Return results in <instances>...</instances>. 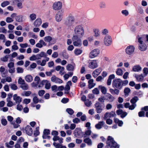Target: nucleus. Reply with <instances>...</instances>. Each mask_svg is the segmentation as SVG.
<instances>
[{
  "instance_id": "nucleus-1",
  "label": "nucleus",
  "mask_w": 148,
  "mask_h": 148,
  "mask_svg": "<svg viewBox=\"0 0 148 148\" xmlns=\"http://www.w3.org/2000/svg\"><path fill=\"white\" fill-rule=\"evenodd\" d=\"M75 35L73 36H77V37L81 38L84 35V27L81 25H78L76 26L74 29Z\"/></svg>"
},
{
  "instance_id": "nucleus-2",
  "label": "nucleus",
  "mask_w": 148,
  "mask_h": 148,
  "mask_svg": "<svg viewBox=\"0 0 148 148\" xmlns=\"http://www.w3.org/2000/svg\"><path fill=\"white\" fill-rule=\"evenodd\" d=\"M107 146L110 148H119V146L114 140L112 136H108L106 142Z\"/></svg>"
},
{
  "instance_id": "nucleus-3",
  "label": "nucleus",
  "mask_w": 148,
  "mask_h": 148,
  "mask_svg": "<svg viewBox=\"0 0 148 148\" xmlns=\"http://www.w3.org/2000/svg\"><path fill=\"white\" fill-rule=\"evenodd\" d=\"M31 85L36 88H41L43 86L42 81L40 82V77L36 76L34 78V82L31 84Z\"/></svg>"
},
{
  "instance_id": "nucleus-4",
  "label": "nucleus",
  "mask_w": 148,
  "mask_h": 148,
  "mask_svg": "<svg viewBox=\"0 0 148 148\" xmlns=\"http://www.w3.org/2000/svg\"><path fill=\"white\" fill-rule=\"evenodd\" d=\"M139 45L145 43L148 41V35H144L142 36H138L137 37Z\"/></svg>"
},
{
  "instance_id": "nucleus-5",
  "label": "nucleus",
  "mask_w": 148,
  "mask_h": 148,
  "mask_svg": "<svg viewBox=\"0 0 148 148\" xmlns=\"http://www.w3.org/2000/svg\"><path fill=\"white\" fill-rule=\"evenodd\" d=\"M80 38L77 37V36H73L72 40L73 44L75 46L80 47L82 45V40Z\"/></svg>"
},
{
  "instance_id": "nucleus-6",
  "label": "nucleus",
  "mask_w": 148,
  "mask_h": 148,
  "mask_svg": "<svg viewBox=\"0 0 148 148\" xmlns=\"http://www.w3.org/2000/svg\"><path fill=\"white\" fill-rule=\"evenodd\" d=\"M122 81L120 79H116L114 80L112 83L113 87L120 89L122 87Z\"/></svg>"
},
{
  "instance_id": "nucleus-7",
  "label": "nucleus",
  "mask_w": 148,
  "mask_h": 148,
  "mask_svg": "<svg viewBox=\"0 0 148 148\" xmlns=\"http://www.w3.org/2000/svg\"><path fill=\"white\" fill-rule=\"evenodd\" d=\"M99 50L98 49H95L92 50L89 53V57L90 58H93L98 56L100 53Z\"/></svg>"
},
{
  "instance_id": "nucleus-8",
  "label": "nucleus",
  "mask_w": 148,
  "mask_h": 148,
  "mask_svg": "<svg viewBox=\"0 0 148 148\" xmlns=\"http://www.w3.org/2000/svg\"><path fill=\"white\" fill-rule=\"evenodd\" d=\"M103 42L106 46H110L112 42V39L111 36L109 35H105L104 38Z\"/></svg>"
},
{
  "instance_id": "nucleus-9",
  "label": "nucleus",
  "mask_w": 148,
  "mask_h": 148,
  "mask_svg": "<svg viewBox=\"0 0 148 148\" xmlns=\"http://www.w3.org/2000/svg\"><path fill=\"white\" fill-rule=\"evenodd\" d=\"M11 17L15 18V20L17 22H22L24 21L23 16L22 15H17L16 13H13L11 15Z\"/></svg>"
},
{
  "instance_id": "nucleus-10",
  "label": "nucleus",
  "mask_w": 148,
  "mask_h": 148,
  "mask_svg": "<svg viewBox=\"0 0 148 148\" xmlns=\"http://www.w3.org/2000/svg\"><path fill=\"white\" fill-rule=\"evenodd\" d=\"M75 18L72 16H69L65 22V24L68 26H72L74 23Z\"/></svg>"
},
{
  "instance_id": "nucleus-11",
  "label": "nucleus",
  "mask_w": 148,
  "mask_h": 148,
  "mask_svg": "<svg viewBox=\"0 0 148 148\" xmlns=\"http://www.w3.org/2000/svg\"><path fill=\"white\" fill-rule=\"evenodd\" d=\"M142 111L138 112V116L139 117H144L145 116L144 113V111H146V116L148 117V106H145L143 108H142L141 109Z\"/></svg>"
},
{
  "instance_id": "nucleus-12",
  "label": "nucleus",
  "mask_w": 148,
  "mask_h": 148,
  "mask_svg": "<svg viewBox=\"0 0 148 148\" xmlns=\"http://www.w3.org/2000/svg\"><path fill=\"white\" fill-rule=\"evenodd\" d=\"M98 62L96 60H93L90 62L88 64V67L90 69H95L98 66Z\"/></svg>"
},
{
  "instance_id": "nucleus-13",
  "label": "nucleus",
  "mask_w": 148,
  "mask_h": 148,
  "mask_svg": "<svg viewBox=\"0 0 148 148\" xmlns=\"http://www.w3.org/2000/svg\"><path fill=\"white\" fill-rule=\"evenodd\" d=\"M23 0H12L14 4L16 3L18 8L19 9H21L23 8Z\"/></svg>"
},
{
  "instance_id": "nucleus-14",
  "label": "nucleus",
  "mask_w": 148,
  "mask_h": 148,
  "mask_svg": "<svg viewBox=\"0 0 148 148\" xmlns=\"http://www.w3.org/2000/svg\"><path fill=\"white\" fill-rule=\"evenodd\" d=\"M135 48L133 46L130 45L128 46L125 49V52L128 55L132 54L134 51Z\"/></svg>"
},
{
  "instance_id": "nucleus-15",
  "label": "nucleus",
  "mask_w": 148,
  "mask_h": 148,
  "mask_svg": "<svg viewBox=\"0 0 148 148\" xmlns=\"http://www.w3.org/2000/svg\"><path fill=\"white\" fill-rule=\"evenodd\" d=\"M62 7V3L60 1H57L54 3L53 5L54 10H58L60 9Z\"/></svg>"
},
{
  "instance_id": "nucleus-16",
  "label": "nucleus",
  "mask_w": 148,
  "mask_h": 148,
  "mask_svg": "<svg viewBox=\"0 0 148 148\" xmlns=\"http://www.w3.org/2000/svg\"><path fill=\"white\" fill-rule=\"evenodd\" d=\"M116 115L115 112L113 111H112L110 112H107L104 114L103 118L104 119H106L108 118L114 117Z\"/></svg>"
},
{
  "instance_id": "nucleus-17",
  "label": "nucleus",
  "mask_w": 148,
  "mask_h": 148,
  "mask_svg": "<svg viewBox=\"0 0 148 148\" xmlns=\"http://www.w3.org/2000/svg\"><path fill=\"white\" fill-rule=\"evenodd\" d=\"M95 107L96 109V111L98 113H101L103 109L101 106V104L100 103L97 102L95 104Z\"/></svg>"
},
{
  "instance_id": "nucleus-18",
  "label": "nucleus",
  "mask_w": 148,
  "mask_h": 148,
  "mask_svg": "<svg viewBox=\"0 0 148 148\" xmlns=\"http://www.w3.org/2000/svg\"><path fill=\"white\" fill-rule=\"evenodd\" d=\"M51 81L56 84H61L62 83V81L59 78L57 77L55 75H53L51 79Z\"/></svg>"
},
{
  "instance_id": "nucleus-19",
  "label": "nucleus",
  "mask_w": 148,
  "mask_h": 148,
  "mask_svg": "<svg viewBox=\"0 0 148 148\" xmlns=\"http://www.w3.org/2000/svg\"><path fill=\"white\" fill-rule=\"evenodd\" d=\"M25 131L26 134L29 136H31L33 133V130L32 127L29 125L26 126Z\"/></svg>"
},
{
  "instance_id": "nucleus-20",
  "label": "nucleus",
  "mask_w": 148,
  "mask_h": 148,
  "mask_svg": "<svg viewBox=\"0 0 148 148\" xmlns=\"http://www.w3.org/2000/svg\"><path fill=\"white\" fill-rule=\"evenodd\" d=\"M63 18V13L61 11H59L56 14L55 18L56 21L58 22L60 21Z\"/></svg>"
},
{
  "instance_id": "nucleus-21",
  "label": "nucleus",
  "mask_w": 148,
  "mask_h": 148,
  "mask_svg": "<svg viewBox=\"0 0 148 148\" xmlns=\"http://www.w3.org/2000/svg\"><path fill=\"white\" fill-rule=\"evenodd\" d=\"M13 100L16 103L19 104L22 101V98L16 94H14L13 96Z\"/></svg>"
},
{
  "instance_id": "nucleus-22",
  "label": "nucleus",
  "mask_w": 148,
  "mask_h": 148,
  "mask_svg": "<svg viewBox=\"0 0 148 148\" xmlns=\"http://www.w3.org/2000/svg\"><path fill=\"white\" fill-rule=\"evenodd\" d=\"M117 114L118 115H120L121 117L123 118L125 117L127 115V113L123 111L122 110L119 109L116 111Z\"/></svg>"
},
{
  "instance_id": "nucleus-23",
  "label": "nucleus",
  "mask_w": 148,
  "mask_h": 148,
  "mask_svg": "<svg viewBox=\"0 0 148 148\" xmlns=\"http://www.w3.org/2000/svg\"><path fill=\"white\" fill-rule=\"evenodd\" d=\"M43 86L45 85V88L48 89H49L51 86V84L50 82L47 80H43L42 81Z\"/></svg>"
},
{
  "instance_id": "nucleus-24",
  "label": "nucleus",
  "mask_w": 148,
  "mask_h": 148,
  "mask_svg": "<svg viewBox=\"0 0 148 148\" xmlns=\"http://www.w3.org/2000/svg\"><path fill=\"white\" fill-rule=\"evenodd\" d=\"M102 71V69L100 68H99L95 69L93 71L92 73V75L94 77H96L101 73Z\"/></svg>"
},
{
  "instance_id": "nucleus-25",
  "label": "nucleus",
  "mask_w": 148,
  "mask_h": 148,
  "mask_svg": "<svg viewBox=\"0 0 148 148\" xmlns=\"http://www.w3.org/2000/svg\"><path fill=\"white\" fill-rule=\"evenodd\" d=\"M46 45V43L43 40H40L39 41V42L36 44V46L37 47L41 48L42 47L43 45L45 46Z\"/></svg>"
},
{
  "instance_id": "nucleus-26",
  "label": "nucleus",
  "mask_w": 148,
  "mask_h": 148,
  "mask_svg": "<svg viewBox=\"0 0 148 148\" xmlns=\"http://www.w3.org/2000/svg\"><path fill=\"white\" fill-rule=\"evenodd\" d=\"M93 31L94 33V36L95 37H98L100 36V31L99 29L94 28L93 29Z\"/></svg>"
},
{
  "instance_id": "nucleus-27",
  "label": "nucleus",
  "mask_w": 148,
  "mask_h": 148,
  "mask_svg": "<svg viewBox=\"0 0 148 148\" xmlns=\"http://www.w3.org/2000/svg\"><path fill=\"white\" fill-rule=\"evenodd\" d=\"M63 138H62L60 137L57 136H55L53 138V140L54 141L58 140L60 143H62L63 142Z\"/></svg>"
},
{
  "instance_id": "nucleus-28",
  "label": "nucleus",
  "mask_w": 148,
  "mask_h": 148,
  "mask_svg": "<svg viewBox=\"0 0 148 148\" xmlns=\"http://www.w3.org/2000/svg\"><path fill=\"white\" fill-rule=\"evenodd\" d=\"M109 90L110 92L113 95H118L119 93V90L117 89H113L112 88H110Z\"/></svg>"
},
{
  "instance_id": "nucleus-29",
  "label": "nucleus",
  "mask_w": 148,
  "mask_h": 148,
  "mask_svg": "<svg viewBox=\"0 0 148 148\" xmlns=\"http://www.w3.org/2000/svg\"><path fill=\"white\" fill-rule=\"evenodd\" d=\"M25 79L27 82H30L33 81V77L31 75L29 74L25 76Z\"/></svg>"
},
{
  "instance_id": "nucleus-30",
  "label": "nucleus",
  "mask_w": 148,
  "mask_h": 148,
  "mask_svg": "<svg viewBox=\"0 0 148 148\" xmlns=\"http://www.w3.org/2000/svg\"><path fill=\"white\" fill-rule=\"evenodd\" d=\"M142 69L141 66L138 65H136L134 66L132 68V71L134 72H139Z\"/></svg>"
},
{
  "instance_id": "nucleus-31",
  "label": "nucleus",
  "mask_w": 148,
  "mask_h": 148,
  "mask_svg": "<svg viewBox=\"0 0 148 148\" xmlns=\"http://www.w3.org/2000/svg\"><path fill=\"white\" fill-rule=\"evenodd\" d=\"M147 46L145 43L139 45L138 49L141 51H145L147 49Z\"/></svg>"
},
{
  "instance_id": "nucleus-32",
  "label": "nucleus",
  "mask_w": 148,
  "mask_h": 148,
  "mask_svg": "<svg viewBox=\"0 0 148 148\" xmlns=\"http://www.w3.org/2000/svg\"><path fill=\"white\" fill-rule=\"evenodd\" d=\"M105 123L103 121H100L95 125V127L98 129H100L104 125Z\"/></svg>"
},
{
  "instance_id": "nucleus-33",
  "label": "nucleus",
  "mask_w": 148,
  "mask_h": 148,
  "mask_svg": "<svg viewBox=\"0 0 148 148\" xmlns=\"http://www.w3.org/2000/svg\"><path fill=\"white\" fill-rule=\"evenodd\" d=\"M42 23V21L40 18H38L36 19L34 23V25L36 27L40 26Z\"/></svg>"
},
{
  "instance_id": "nucleus-34",
  "label": "nucleus",
  "mask_w": 148,
  "mask_h": 148,
  "mask_svg": "<svg viewBox=\"0 0 148 148\" xmlns=\"http://www.w3.org/2000/svg\"><path fill=\"white\" fill-rule=\"evenodd\" d=\"M84 142L87 143L89 146L92 145V142L91 140L89 138H86L84 140Z\"/></svg>"
},
{
  "instance_id": "nucleus-35",
  "label": "nucleus",
  "mask_w": 148,
  "mask_h": 148,
  "mask_svg": "<svg viewBox=\"0 0 148 148\" xmlns=\"http://www.w3.org/2000/svg\"><path fill=\"white\" fill-rule=\"evenodd\" d=\"M99 88L100 89L101 92L103 94H105L107 92V89L104 86H99Z\"/></svg>"
},
{
  "instance_id": "nucleus-36",
  "label": "nucleus",
  "mask_w": 148,
  "mask_h": 148,
  "mask_svg": "<svg viewBox=\"0 0 148 148\" xmlns=\"http://www.w3.org/2000/svg\"><path fill=\"white\" fill-rule=\"evenodd\" d=\"M145 77V76H144V75H143L142 74H141L135 76V77L137 80L139 82L143 81V79L144 77Z\"/></svg>"
},
{
  "instance_id": "nucleus-37",
  "label": "nucleus",
  "mask_w": 148,
  "mask_h": 148,
  "mask_svg": "<svg viewBox=\"0 0 148 148\" xmlns=\"http://www.w3.org/2000/svg\"><path fill=\"white\" fill-rule=\"evenodd\" d=\"M7 101L8 103L7 104V106L9 107H11L13 106L14 104L13 102L10 101V97L7 98Z\"/></svg>"
},
{
  "instance_id": "nucleus-38",
  "label": "nucleus",
  "mask_w": 148,
  "mask_h": 148,
  "mask_svg": "<svg viewBox=\"0 0 148 148\" xmlns=\"http://www.w3.org/2000/svg\"><path fill=\"white\" fill-rule=\"evenodd\" d=\"M82 52V50L81 49H76L74 51V53L75 55H80Z\"/></svg>"
},
{
  "instance_id": "nucleus-39",
  "label": "nucleus",
  "mask_w": 148,
  "mask_h": 148,
  "mask_svg": "<svg viewBox=\"0 0 148 148\" xmlns=\"http://www.w3.org/2000/svg\"><path fill=\"white\" fill-rule=\"evenodd\" d=\"M72 83L71 81H69L67 83V84L65 88V90H69L70 89V86L71 85Z\"/></svg>"
},
{
  "instance_id": "nucleus-40",
  "label": "nucleus",
  "mask_w": 148,
  "mask_h": 148,
  "mask_svg": "<svg viewBox=\"0 0 148 148\" xmlns=\"http://www.w3.org/2000/svg\"><path fill=\"white\" fill-rule=\"evenodd\" d=\"M20 87L23 90H27L28 89V85L25 83L24 84L21 85H20Z\"/></svg>"
},
{
  "instance_id": "nucleus-41",
  "label": "nucleus",
  "mask_w": 148,
  "mask_h": 148,
  "mask_svg": "<svg viewBox=\"0 0 148 148\" xmlns=\"http://www.w3.org/2000/svg\"><path fill=\"white\" fill-rule=\"evenodd\" d=\"M1 124L4 126L6 125L7 124V121L4 116H2L1 120Z\"/></svg>"
},
{
  "instance_id": "nucleus-42",
  "label": "nucleus",
  "mask_w": 148,
  "mask_h": 148,
  "mask_svg": "<svg viewBox=\"0 0 148 148\" xmlns=\"http://www.w3.org/2000/svg\"><path fill=\"white\" fill-rule=\"evenodd\" d=\"M31 92L30 91H25L22 93L21 95L22 96H29L31 94Z\"/></svg>"
},
{
  "instance_id": "nucleus-43",
  "label": "nucleus",
  "mask_w": 148,
  "mask_h": 148,
  "mask_svg": "<svg viewBox=\"0 0 148 148\" xmlns=\"http://www.w3.org/2000/svg\"><path fill=\"white\" fill-rule=\"evenodd\" d=\"M62 55L64 58L65 59H67L69 58V55L66 51L64 50L62 51Z\"/></svg>"
},
{
  "instance_id": "nucleus-44",
  "label": "nucleus",
  "mask_w": 148,
  "mask_h": 148,
  "mask_svg": "<svg viewBox=\"0 0 148 148\" xmlns=\"http://www.w3.org/2000/svg\"><path fill=\"white\" fill-rule=\"evenodd\" d=\"M138 99L136 96H135L130 100V102L132 104H136L135 103L138 100Z\"/></svg>"
},
{
  "instance_id": "nucleus-45",
  "label": "nucleus",
  "mask_w": 148,
  "mask_h": 148,
  "mask_svg": "<svg viewBox=\"0 0 148 148\" xmlns=\"http://www.w3.org/2000/svg\"><path fill=\"white\" fill-rule=\"evenodd\" d=\"M116 74L117 75L119 76H122L123 74V72L122 70L119 68L117 69L116 71Z\"/></svg>"
},
{
  "instance_id": "nucleus-46",
  "label": "nucleus",
  "mask_w": 148,
  "mask_h": 148,
  "mask_svg": "<svg viewBox=\"0 0 148 148\" xmlns=\"http://www.w3.org/2000/svg\"><path fill=\"white\" fill-rule=\"evenodd\" d=\"M37 65L36 63H32L30 65V66L28 68V70L31 71L32 69L35 68L36 67Z\"/></svg>"
},
{
  "instance_id": "nucleus-47",
  "label": "nucleus",
  "mask_w": 148,
  "mask_h": 148,
  "mask_svg": "<svg viewBox=\"0 0 148 148\" xmlns=\"http://www.w3.org/2000/svg\"><path fill=\"white\" fill-rule=\"evenodd\" d=\"M66 68L67 70L73 71L74 69V66L72 65L69 64L67 65Z\"/></svg>"
},
{
  "instance_id": "nucleus-48",
  "label": "nucleus",
  "mask_w": 148,
  "mask_h": 148,
  "mask_svg": "<svg viewBox=\"0 0 148 148\" xmlns=\"http://www.w3.org/2000/svg\"><path fill=\"white\" fill-rule=\"evenodd\" d=\"M108 100L110 102L113 101L114 99V97L110 94H108Z\"/></svg>"
},
{
  "instance_id": "nucleus-49",
  "label": "nucleus",
  "mask_w": 148,
  "mask_h": 148,
  "mask_svg": "<svg viewBox=\"0 0 148 148\" xmlns=\"http://www.w3.org/2000/svg\"><path fill=\"white\" fill-rule=\"evenodd\" d=\"M143 73L144 76H146L148 74V69L147 67L144 68L143 70Z\"/></svg>"
},
{
  "instance_id": "nucleus-50",
  "label": "nucleus",
  "mask_w": 148,
  "mask_h": 148,
  "mask_svg": "<svg viewBox=\"0 0 148 148\" xmlns=\"http://www.w3.org/2000/svg\"><path fill=\"white\" fill-rule=\"evenodd\" d=\"M85 105L89 107L90 106L92 103L91 101H89L88 99H87L84 102Z\"/></svg>"
},
{
  "instance_id": "nucleus-51",
  "label": "nucleus",
  "mask_w": 148,
  "mask_h": 148,
  "mask_svg": "<svg viewBox=\"0 0 148 148\" xmlns=\"http://www.w3.org/2000/svg\"><path fill=\"white\" fill-rule=\"evenodd\" d=\"M9 4L10 3L9 1H6L2 3H1V5L2 7H4L9 5Z\"/></svg>"
},
{
  "instance_id": "nucleus-52",
  "label": "nucleus",
  "mask_w": 148,
  "mask_h": 148,
  "mask_svg": "<svg viewBox=\"0 0 148 148\" xmlns=\"http://www.w3.org/2000/svg\"><path fill=\"white\" fill-rule=\"evenodd\" d=\"M108 30L107 29H104L101 31V33L103 35H108Z\"/></svg>"
},
{
  "instance_id": "nucleus-53",
  "label": "nucleus",
  "mask_w": 148,
  "mask_h": 148,
  "mask_svg": "<svg viewBox=\"0 0 148 148\" xmlns=\"http://www.w3.org/2000/svg\"><path fill=\"white\" fill-rule=\"evenodd\" d=\"M29 17L30 19V20L32 21L36 19V15L34 13H32L30 15Z\"/></svg>"
},
{
  "instance_id": "nucleus-54",
  "label": "nucleus",
  "mask_w": 148,
  "mask_h": 148,
  "mask_svg": "<svg viewBox=\"0 0 148 148\" xmlns=\"http://www.w3.org/2000/svg\"><path fill=\"white\" fill-rule=\"evenodd\" d=\"M52 38L50 36H47L45 37L44 38V40L45 42H49L52 40Z\"/></svg>"
},
{
  "instance_id": "nucleus-55",
  "label": "nucleus",
  "mask_w": 148,
  "mask_h": 148,
  "mask_svg": "<svg viewBox=\"0 0 148 148\" xmlns=\"http://www.w3.org/2000/svg\"><path fill=\"white\" fill-rule=\"evenodd\" d=\"M9 56V55H7L1 58V60L2 61L4 62H7L8 61Z\"/></svg>"
},
{
  "instance_id": "nucleus-56",
  "label": "nucleus",
  "mask_w": 148,
  "mask_h": 148,
  "mask_svg": "<svg viewBox=\"0 0 148 148\" xmlns=\"http://www.w3.org/2000/svg\"><path fill=\"white\" fill-rule=\"evenodd\" d=\"M39 127H36V130L34 133V135L35 136H36L39 135L40 134V132L39 131Z\"/></svg>"
},
{
  "instance_id": "nucleus-57",
  "label": "nucleus",
  "mask_w": 148,
  "mask_h": 148,
  "mask_svg": "<svg viewBox=\"0 0 148 148\" xmlns=\"http://www.w3.org/2000/svg\"><path fill=\"white\" fill-rule=\"evenodd\" d=\"M13 18L10 17H7L6 19V21L7 23H10L13 22L14 21Z\"/></svg>"
},
{
  "instance_id": "nucleus-58",
  "label": "nucleus",
  "mask_w": 148,
  "mask_h": 148,
  "mask_svg": "<svg viewBox=\"0 0 148 148\" xmlns=\"http://www.w3.org/2000/svg\"><path fill=\"white\" fill-rule=\"evenodd\" d=\"M16 71L18 73H23L24 70L23 68L21 67H18L16 68Z\"/></svg>"
},
{
  "instance_id": "nucleus-59",
  "label": "nucleus",
  "mask_w": 148,
  "mask_h": 148,
  "mask_svg": "<svg viewBox=\"0 0 148 148\" xmlns=\"http://www.w3.org/2000/svg\"><path fill=\"white\" fill-rule=\"evenodd\" d=\"M31 102V99H25L23 101V103L26 104H28Z\"/></svg>"
},
{
  "instance_id": "nucleus-60",
  "label": "nucleus",
  "mask_w": 148,
  "mask_h": 148,
  "mask_svg": "<svg viewBox=\"0 0 148 148\" xmlns=\"http://www.w3.org/2000/svg\"><path fill=\"white\" fill-rule=\"evenodd\" d=\"M121 13L122 14L125 16H127L129 14V12L127 10H123L121 11Z\"/></svg>"
},
{
  "instance_id": "nucleus-61",
  "label": "nucleus",
  "mask_w": 148,
  "mask_h": 148,
  "mask_svg": "<svg viewBox=\"0 0 148 148\" xmlns=\"http://www.w3.org/2000/svg\"><path fill=\"white\" fill-rule=\"evenodd\" d=\"M66 112L72 115L74 113L73 110L71 108H67L66 110Z\"/></svg>"
},
{
  "instance_id": "nucleus-62",
  "label": "nucleus",
  "mask_w": 148,
  "mask_h": 148,
  "mask_svg": "<svg viewBox=\"0 0 148 148\" xmlns=\"http://www.w3.org/2000/svg\"><path fill=\"white\" fill-rule=\"evenodd\" d=\"M61 143H57L56 142H54L53 143V145L56 148H60L61 144Z\"/></svg>"
},
{
  "instance_id": "nucleus-63",
  "label": "nucleus",
  "mask_w": 148,
  "mask_h": 148,
  "mask_svg": "<svg viewBox=\"0 0 148 148\" xmlns=\"http://www.w3.org/2000/svg\"><path fill=\"white\" fill-rule=\"evenodd\" d=\"M0 32L6 34L7 33V30L4 27H0Z\"/></svg>"
},
{
  "instance_id": "nucleus-64",
  "label": "nucleus",
  "mask_w": 148,
  "mask_h": 148,
  "mask_svg": "<svg viewBox=\"0 0 148 148\" xmlns=\"http://www.w3.org/2000/svg\"><path fill=\"white\" fill-rule=\"evenodd\" d=\"M10 85L11 88L13 90H16L17 89V86L15 84H11Z\"/></svg>"
}]
</instances>
